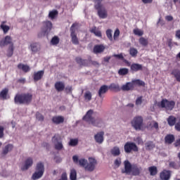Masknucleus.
Here are the masks:
<instances>
[{"label":"nucleus","mask_w":180,"mask_h":180,"mask_svg":"<svg viewBox=\"0 0 180 180\" xmlns=\"http://www.w3.org/2000/svg\"><path fill=\"white\" fill-rule=\"evenodd\" d=\"M72 160L75 164H79L80 167H84L85 171H88L89 172H92L98 164V161L94 158H89V162L88 160L84 158L79 160L77 155H74Z\"/></svg>","instance_id":"1"},{"label":"nucleus","mask_w":180,"mask_h":180,"mask_svg":"<svg viewBox=\"0 0 180 180\" xmlns=\"http://www.w3.org/2000/svg\"><path fill=\"white\" fill-rule=\"evenodd\" d=\"M33 99V95L30 93H25L22 94H17L14 98V102L17 105H29Z\"/></svg>","instance_id":"2"},{"label":"nucleus","mask_w":180,"mask_h":180,"mask_svg":"<svg viewBox=\"0 0 180 180\" xmlns=\"http://www.w3.org/2000/svg\"><path fill=\"white\" fill-rule=\"evenodd\" d=\"M95 9L98 10V15L101 19H106L108 18V11L103 4H101L102 0H94Z\"/></svg>","instance_id":"3"},{"label":"nucleus","mask_w":180,"mask_h":180,"mask_svg":"<svg viewBox=\"0 0 180 180\" xmlns=\"http://www.w3.org/2000/svg\"><path fill=\"white\" fill-rule=\"evenodd\" d=\"M131 124L133 128H134L136 131L143 130V117L140 115H137L133 118V120L131 121Z\"/></svg>","instance_id":"4"},{"label":"nucleus","mask_w":180,"mask_h":180,"mask_svg":"<svg viewBox=\"0 0 180 180\" xmlns=\"http://www.w3.org/2000/svg\"><path fill=\"white\" fill-rule=\"evenodd\" d=\"M158 106L162 108V109H165L167 112L168 110L171 111L175 108V101L162 99L161 102L158 103Z\"/></svg>","instance_id":"5"},{"label":"nucleus","mask_w":180,"mask_h":180,"mask_svg":"<svg viewBox=\"0 0 180 180\" xmlns=\"http://www.w3.org/2000/svg\"><path fill=\"white\" fill-rule=\"evenodd\" d=\"M44 174V164L39 162L37 164L35 172L32 174V179L34 180L40 179Z\"/></svg>","instance_id":"6"},{"label":"nucleus","mask_w":180,"mask_h":180,"mask_svg":"<svg viewBox=\"0 0 180 180\" xmlns=\"http://www.w3.org/2000/svg\"><path fill=\"white\" fill-rule=\"evenodd\" d=\"M53 29V23H51V21H44L42 22V27L41 29V33L40 36H47L50 32H51V30Z\"/></svg>","instance_id":"7"},{"label":"nucleus","mask_w":180,"mask_h":180,"mask_svg":"<svg viewBox=\"0 0 180 180\" xmlns=\"http://www.w3.org/2000/svg\"><path fill=\"white\" fill-rule=\"evenodd\" d=\"M124 150L127 154H130L132 151H139V148L133 142H127L124 146Z\"/></svg>","instance_id":"8"},{"label":"nucleus","mask_w":180,"mask_h":180,"mask_svg":"<svg viewBox=\"0 0 180 180\" xmlns=\"http://www.w3.org/2000/svg\"><path fill=\"white\" fill-rule=\"evenodd\" d=\"M61 139V136L58 134H56L53 138H52V142L53 143L55 146L56 150H63V142L60 141Z\"/></svg>","instance_id":"9"},{"label":"nucleus","mask_w":180,"mask_h":180,"mask_svg":"<svg viewBox=\"0 0 180 180\" xmlns=\"http://www.w3.org/2000/svg\"><path fill=\"white\" fill-rule=\"evenodd\" d=\"M75 24H72V25L70 27V37L72 39V43L75 45L79 44V41L78 40V37H77V34H75Z\"/></svg>","instance_id":"10"},{"label":"nucleus","mask_w":180,"mask_h":180,"mask_svg":"<svg viewBox=\"0 0 180 180\" xmlns=\"http://www.w3.org/2000/svg\"><path fill=\"white\" fill-rule=\"evenodd\" d=\"M94 115H95V112H94L92 110H89L83 117V120H84V122H87V123H89V124H91V123L95 120L94 119V117H92V116Z\"/></svg>","instance_id":"11"},{"label":"nucleus","mask_w":180,"mask_h":180,"mask_svg":"<svg viewBox=\"0 0 180 180\" xmlns=\"http://www.w3.org/2000/svg\"><path fill=\"white\" fill-rule=\"evenodd\" d=\"M28 49L31 51L32 54H36V53H39V51L41 50V47L40 46V44L37 43L30 44Z\"/></svg>","instance_id":"12"},{"label":"nucleus","mask_w":180,"mask_h":180,"mask_svg":"<svg viewBox=\"0 0 180 180\" xmlns=\"http://www.w3.org/2000/svg\"><path fill=\"white\" fill-rule=\"evenodd\" d=\"M8 44H10V46H13L12 37H11L9 35L6 36L4 39L0 41V47H5V46H8Z\"/></svg>","instance_id":"13"},{"label":"nucleus","mask_w":180,"mask_h":180,"mask_svg":"<svg viewBox=\"0 0 180 180\" xmlns=\"http://www.w3.org/2000/svg\"><path fill=\"white\" fill-rule=\"evenodd\" d=\"M124 171H123L122 172L124 174H127L128 175H130L133 169V165H131V163H130L129 160H125L124 162Z\"/></svg>","instance_id":"14"},{"label":"nucleus","mask_w":180,"mask_h":180,"mask_svg":"<svg viewBox=\"0 0 180 180\" xmlns=\"http://www.w3.org/2000/svg\"><path fill=\"white\" fill-rule=\"evenodd\" d=\"M105 135V133L103 131H101L97 133L96 135H94V140L96 143L98 144H102L104 141L103 136Z\"/></svg>","instance_id":"15"},{"label":"nucleus","mask_w":180,"mask_h":180,"mask_svg":"<svg viewBox=\"0 0 180 180\" xmlns=\"http://www.w3.org/2000/svg\"><path fill=\"white\" fill-rule=\"evenodd\" d=\"M141 171H143V168H141V166H139L137 165H132V170L131 172L132 175H140V172H141Z\"/></svg>","instance_id":"16"},{"label":"nucleus","mask_w":180,"mask_h":180,"mask_svg":"<svg viewBox=\"0 0 180 180\" xmlns=\"http://www.w3.org/2000/svg\"><path fill=\"white\" fill-rule=\"evenodd\" d=\"M33 165V158H28L25 162L24 166L22 167V169L25 171V169H29L30 167Z\"/></svg>","instance_id":"17"},{"label":"nucleus","mask_w":180,"mask_h":180,"mask_svg":"<svg viewBox=\"0 0 180 180\" xmlns=\"http://www.w3.org/2000/svg\"><path fill=\"white\" fill-rule=\"evenodd\" d=\"M65 88V84L63 82H56L55 83V89L58 91V92H61L64 91Z\"/></svg>","instance_id":"18"},{"label":"nucleus","mask_w":180,"mask_h":180,"mask_svg":"<svg viewBox=\"0 0 180 180\" xmlns=\"http://www.w3.org/2000/svg\"><path fill=\"white\" fill-rule=\"evenodd\" d=\"M169 178H171V172L168 170H163L160 173V179L162 180H169Z\"/></svg>","instance_id":"19"},{"label":"nucleus","mask_w":180,"mask_h":180,"mask_svg":"<svg viewBox=\"0 0 180 180\" xmlns=\"http://www.w3.org/2000/svg\"><path fill=\"white\" fill-rule=\"evenodd\" d=\"M121 89L122 91H132V89H134V84H133V82H127L122 86Z\"/></svg>","instance_id":"20"},{"label":"nucleus","mask_w":180,"mask_h":180,"mask_svg":"<svg viewBox=\"0 0 180 180\" xmlns=\"http://www.w3.org/2000/svg\"><path fill=\"white\" fill-rule=\"evenodd\" d=\"M94 54H99L105 51V46L103 45H96L93 49Z\"/></svg>","instance_id":"21"},{"label":"nucleus","mask_w":180,"mask_h":180,"mask_svg":"<svg viewBox=\"0 0 180 180\" xmlns=\"http://www.w3.org/2000/svg\"><path fill=\"white\" fill-rule=\"evenodd\" d=\"M43 75H44V70H39L37 72L34 73V81L35 82H37V81H40L41 78H43Z\"/></svg>","instance_id":"22"},{"label":"nucleus","mask_w":180,"mask_h":180,"mask_svg":"<svg viewBox=\"0 0 180 180\" xmlns=\"http://www.w3.org/2000/svg\"><path fill=\"white\" fill-rule=\"evenodd\" d=\"M91 124L96 127H102V126H103V120H102L101 117H98L97 119L93 120Z\"/></svg>","instance_id":"23"},{"label":"nucleus","mask_w":180,"mask_h":180,"mask_svg":"<svg viewBox=\"0 0 180 180\" xmlns=\"http://www.w3.org/2000/svg\"><path fill=\"white\" fill-rule=\"evenodd\" d=\"M52 122L55 124H60L61 123H64V117H63V116L53 117Z\"/></svg>","instance_id":"24"},{"label":"nucleus","mask_w":180,"mask_h":180,"mask_svg":"<svg viewBox=\"0 0 180 180\" xmlns=\"http://www.w3.org/2000/svg\"><path fill=\"white\" fill-rule=\"evenodd\" d=\"M108 91H109V86L107 85L101 86L98 90V96L102 98V95L106 94Z\"/></svg>","instance_id":"25"},{"label":"nucleus","mask_w":180,"mask_h":180,"mask_svg":"<svg viewBox=\"0 0 180 180\" xmlns=\"http://www.w3.org/2000/svg\"><path fill=\"white\" fill-rule=\"evenodd\" d=\"M12 150H13V145L11 143H9L7 146H6L4 148H3L2 154H4V155H6V154L12 151Z\"/></svg>","instance_id":"26"},{"label":"nucleus","mask_w":180,"mask_h":180,"mask_svg":"<svg viewBox=\"0 0 180 180\" xmlns=\"http://www.w3.org/2000/svg\"><path fill=\"white\" fill-rule=\"evenodd\" d=\"M110 153L114 157H117L120 155V148L117 146H115L111 149Z\"/></svg>","instance_id":"27"},{"label":"nucleus","mask_w":180,"mask_h":180,"mask_svg":"<svg viewBox=\"0 0 180 180\" xmlns=\"http://www.w3.org/2000/svg\"><path fill=\"white\" fill-rule=\"evenodd\" d=\"M131 70L132 71H135V72L140 71V70H143V65H140L139 63H133L131 65Z\"/></svg>","instance_id":"28"},{"label":"nucleus","mask_w":180,"mask_h":180,"mask_svg":"<svg viewBox=\"0 0 180 180\" xmlns=\"http://www.w3.org/2000/svg\"><path fill=\"white\" fill-rule=\"evenodd\" d=\"M176 122H178V120H176V118L172 115L167 118V123L169 126H174Z\"/></svg>","instance_id":"29"},{"label":"nucleus","mask_w":180,"mask_h":180,"mask_svg":"<svg viewBox=\"0 0 180 180\" xmlns=\"http://www.w3.org/2000/svg\"><path fill=\"white\" fill-rule=\"evenodd\" d=\"M18 68L22 70L24 72H29V71H30V67H29V65H23L22 63L18 65Z\"/></svg>","instance_id":"30"},{"label":"nucleus","mask_w":180,"mask_h":180,"mask_svg":"<svg viewBox=\"0 0 180 180\" xmlns=\"http://www.w3.org/2000/svg\"><path fill=\"white\" fill-rule=\"evenodd\" d=\"M108 89H111V91H120V86L117 83H112L110 86H108Z\"/></svg>","instance_id":"31"},{"label":"nucleus","mask_w":180,"mask_h":180,"mask_svg":"<svg viewBox=\"0 0 180 180\" xmlns=\"http://www.w3.org/2000/svg\"><path fill=\"white\" fill-rule=\"evenodd\" d=\"M165 143L167 144H172V143H174V140H175V136H174V135L169 134L165 136Z\"/></svg>","instance_id":"32"},{"label":"nucleus","mask_w":180,"mask_h":180,"mask_svg":"<svg viewBox=\"0 0 180 180\" xmlns=\"http://www.w3.org/2000/svg\"><path fill=\"white\" fill-rule=\"evenodd\" d=\"M172 75L174 76V77L176 78V81H178L179 82H180V72L178 70H174L172 72Z\"/></svg>","instance_id":"33"},{"label":"nucleus","mask_w":180,"mask_h":180,"mask_svg":"<svg viewBox=\"0 0 180 180\" xmlns=\"http://www.w3.org/2000/svg\"><path fill=\"white\" fill-rule=\"evenodd\" d=\"M8 91H9V90L8 89H4L0 92V98H1V99H6V96L8 95Z\"/></svg>","instance_id":"34"},{"label":"nucleus","mask_w":180,"mask_h":180,"mask_svg":"<svg viewBox=\"0 0 180 180\" xmlns=\"http://www.w3.org/2000/svg\"><path fill=\"white\" fill-rule=\"evenodd\" d=\"M70 180H77V171L75 169H72L70 170Z\"/></svg>","instance_id":"35"},{"label":"nucleus","mask_w":180,"mask_h":180,"mask_svg":"<svg viewBox=\"0 0 180 180\" xmlns=\"http://www.w3.org/2000/svg\"><path fill=\"white\" fill-rule=\"evenodd\" d=\"M68 144L70 147H75V146H78V139H71Z\"/></svg>","instance_id":"36"},{"label":"nucleus","mask_w":180,"mask_h":180,"mask_svg":"<svg viewBox=\"0 0 180 180\" xmlns=\"http://www.w3.org/2000/svg\"><path fill=\"white\" fill-rule=\"evenodd\" d=\"M57 15H58V11H57V10H53L49 12V18H50V19H55Z\"/></svg>","instance_id":"37"},{"label":"nucleus","mask_w":180,"mask_h":180,"mask_svg":"<svg viewBox=\"0 0 180 180\" xmlns=\"http://www.w3.org/2000/svg\"><path fill=\"white\" fill-rule=\"evenodd\" d=\"M139 53V51L135 48H130L129 54L131 57H137V54Z\"/></svg>","instance_id":"38"},{"label":"nucleus","mask_w":180,"mask_h":180,"mask_svg":"<svg viewBox=\"0 0 180 180\" xmlns=\"http://www.w3.org/2000/svg\"><path fill=\"white\" fill-rule=\"evenodd\" d=\"M91 33H94L95 36H97V37H102V33L101 31L96 30V27H94L91 30Z\"/></svg>","instance_id":"39"},{"label":"nucleus","mask_w":180,"mask_h":180,"mask_svg":"<svg viewBox=\"0 0 180 180\" xmlns=\"http://www.w3.org/2000/svg\"><path fill=\"white\" fill-rule=\"evenodd\" d=\"M132 84L134 85H139V86H144L146 85V83L140 79L133 80Z\"/></svg>","instance_id":"40"},{"label":"nucleus","mask_w":180,"mask_h":180,"mask_svg":"<svg viewBox=\"0 0 180 180\" xmlns=\"http://www.w3.org/2000/svg\"><path fill=\"white\" fill-rule=\"evenodd\" d=\"M139 43L141 44V46H148V39L144 38V37H141L139 39Z\"/></svg>","instance_id":"41"},{"label":"nucleus","mask_w":180,"mask_h":180,"mask_svg":"<svg viewBox=\"0 0 180 180\" xmlns=\"http://www.w3.org/2000/svg\"><path fill=\"white\" fill-rule=\"evenodd\" d=\"M129 73V69L127 68H121L118 71L119 75H127Z\"/></svg>","instance_id":"42"},{"label":"nucleus","mask_w":180,"mask_h":180,"mask_svg":"<svg viewBox=\"0 0 180 180\" xmlns=\"http://www.w3.org/2000/svg\"><path fill=\"white\" fill-rule=\"evenodd\" d=\"M76 61L78 64H79L80 65H86V62L88 60H82V58L78 57V58H76Z\"/></svg>","instance_id":"43"},{"label":"nucleus","mask_w":180,"mask_h":180,"mask_svg":"<svg viewBox=\"0 0 180 180\" xmlns=\"http://www.w3.org/2000/svg\"><path fill=\"white\" fill-rule=\"evenodd\" d=\"M133 32L136 36H143L144 34V32L139 28L134 29Z\"/></svg>","instance_id":"44"},{"label":"nucleus","mask_w":180,"mask_h":180,"mask_svg":"<svg viewBox=\"0 0 180 180\" xmlns=\"http://www.w3.org/2000/svg\"><path fill=\"white\" fill-rule=\"evenodd\" d=\"M14 49H15V48L13 47V45L9 46L8 53H7L8 57H12V56H13V50Z\"/></svg>","instance_id":"45"},{"label":"nucleus","mask_w":180,"mask_h":180,"mask_svg":"<svg viewBox=\"0 0 180 180\" xmlns=\"http://www.w3.org/2000/svg\"><path fill=\"white\" fill-rule=\"evenodd\" d=\"M149 172L150 175H157V167L155 166L149 167Z\"/></svg>","instance_id":"46"},{"label":"nucleus","mask_w":180,"mask_h":180,"mask_svg":"<svg viewBox=\"0 0 180 180\" xmlns=\"http://www.w3.org/2000/svg\"><path fill=\"white\" fill-rule=\"evenodd\" d=\"M84 98L85 101H86L87 102H89V101H91V99H92V94H91V92L87 91L84 94Z\"/></svg>","instance_id":"47"},{"label":"nucleus","mask_w":180,"mask_h":180,"mask_svg":"<svg viewBox=\"0 0 180 180\" xmlns=\"http://www.w3.org/2000/svg\"><path fill=\"white\" fill-rule=\"evenodd\" d=\"M146 150H152V148H154L155 146L153 142L149 141L146 143Z\"/></svg>","instance_id":"48"},{"label":"nucleus","mask_w":180,"mask_h":180,"mask_svg":"<svg viewBox=\"0 0 180 180\" xmlns=\"http://www.w3.org/2000/svg\"><path fill=\"white\" fill-rule=\"evenodd\" d=\"M51 43L53 46L56 44H58V43H60V39H58V37H54L53 38H52Z\"/></svg>","instance_id":"49"},{"label":"nucleus","mask_w":180,"mask_h":180,"mask_svg":"<svg viewBox=\"0 0 180 180\" xmlns=\"http://www.w3.org/2000/svg\"><path fill=\"white\" fill-rule=\"evenodd\" d=\"M1 29H2V30L4 31V33H8V32L9 31V26L5 24H1Z\"/></svg>","instance_id":"50"},{"label":"nucleus","mask_w":180,"mask_h":180,"mask_svg":"<svg viewBox=\"0 0 180 180\" xmlns=\"http://www.w3.org/2000/svg\"><path fill=\"white\" fill-rule=\"evenodd\" d=\"M106 35L108 39L112 41L113 40V37H112V30H107Z\"/></svg>","instance_id":"51"},{"label":"nucleus","mask_w":180,"mask_h":180,"mask_svg":"<svg viewBox=\"0 0 180 180\" xmlns=\"http://www.w3.org/2000/svg\"><path fill=\"white\" fill-rule=\"evenodd\" d=\"M143 103V96H139L136 100V106H140Z\"/></svg>","instance_id":"52"},{"label":"nucleus","mask_w":180,"mask_h":180,"mask_svg":"<svg viewBox=\"0 0 180 180\" xmlns=\"http://www.w3.org/2000/svg\"><path fill=\"white\" fill-rule=\"evenodd\" d=\"M36 117L39 122H43V120H44V117H43L39 112H37Z\"/></svg>","instance_id":"53"},{"label":"nucleus","mask_w":180,"mask_h":180,"mask_svg":"<svg viewBox=\"0 0 180 180\" xmlns=\"http://www.w3.org/2000/svg\"><path fill=\"white\" fill-rule=\"evenodd\" d=\"M114 164L116 167H120V164H122V159H120V158H117L115 160Z\"/></svg>","instance_id":"54"},{"label":"nucleus","mask_w":180,"mask_h":180,"mask_svg":"<svg viewBox=\"0 0 180 180\" xmlns=\"http://www.w3.org/2000/svg\"><path fill=\"white\" fill-rule=\"evenodd\" d=\"M120 34V31L119 30V29H117L114 33V40H116V39L119 37Z\"/></svg>","instance_id":"55"},{"label":"nucleus","mask_w":180,"mask_h":180,"mask_svg":"<svg viewBox=\"0 0 180 180\" xmlns=\"http://www.w3.org/2000/svg\"><path fill=\"white\" fill-rule=\"evenodd\" d=\"M175 129L177 130V131H180V119L176 122Z\"/></svg>","instance_id":"56"},{"label":"nucleus","mask_w":180,"mask_h":180,"mask_svg":"<svg viewBox=\"0 0 180 180\" xmlns=\"http://www.w3.org/2000/svg\"><path fill=\"white\" fill-rule=\"evenodd\" d=\"M134 141L138 143V144H143V140L140 137L135 138Z\"/></svg>","instance_id":"57"},{"label":"nucleus","mask_w":180,"mask_h":180,"mask_svg":"<svg viewBox=\"0 0 180 180\" xmlns=\"http://www.w3.org/2000/svg\"><path fill=\"white\" fill-rule=\"evenodd\" d=\"M165 20H167V22H171L174 20V17H172V15H167Z\"/></svg>","instance_id":"58"},{"label":"nucleus","mask_w":180,"mask_h":180,"mask_svg":"<svg viewBox=\"0 0 180 180\" xmlns=\"http://www.w3.org/2000/svg\"><path fill=\"white\" fill-rule=\"evenodd\" d=\"M4 127L0 126V139L4 137Z\"/></svg>","instance_id":"59"},{"label":"nucleus","mask_w":180,"mask_h":180,"mask_svg":"<svg viewBox=\"0 0 180 180\" xmlns=\"http://www.w3.org/2000/svg\"><path fill=\"white\" fill-rule=\"evenodd\" d=\"M152 124V127H154V129H158V122H152L151 123Z\"/></svg>","instance_id":"60"},{"label":"nucleus","mask_w":180,"mask_h":180,"mask_svg":"<svg viewBox=\"0 0 180 180\" xmlns=\"http://www.w3.org/2000/svg\"><path fill=\"white\" fill-rule=\"evenodd\" d=\"M169 167L171 168H175L176 169V164L175 163V162H169Z\"/></svg>","instance_id":"61"},{"label":"nucleus","mask_w":180,"mask_h":180,"mask_svg":"<svg viewBox=\"0 0 180 180\" xmlns=\"http://www.w3.org/2000/svg\"><path fill=\"white\" fill-rule=\"evenodd\" d=\"M66 92H72V86H68L65 88Z\"/></svg>","instance_id":"62"},{"label":"nucleus","mask_w":180,"mask_h":180,"mask_svg":"<svg viewBox=\"0 0 180 180\" xmlns=\"http://www.w3.org/2000/svg\"><path fill=\"white\" fill-rule=\"evenodd\" d=\"M114 57H115L116 58H120V59L122 60L123 55L122 53L117 54V55H114Z\"/></svg>","instance_id":"63"},{"label":"nucleus","mask_w":180,"mask_h":180,"mask_svg":"<svg viewBox=\"0 0 180 180\" xmlns=\"http://www.w3.org/2000/svg\"><path fill=\"white\" fill-rule=\"evenodd\" d=\"M175 147H179L180 146V139H178L176 143H174Z\"/></svg>","instance_id":"64"}]
</instances>
